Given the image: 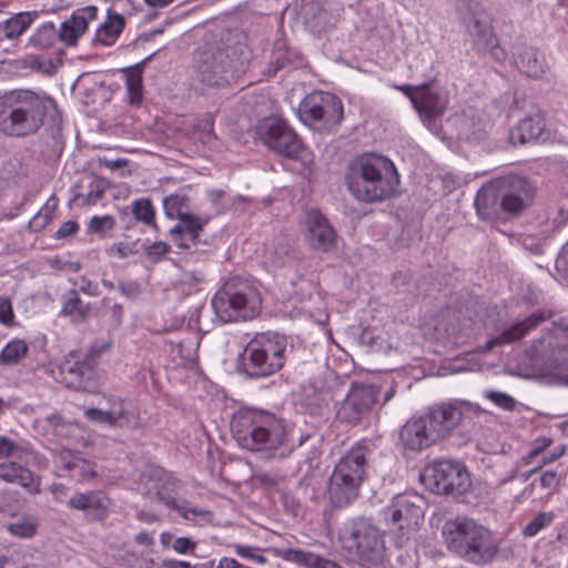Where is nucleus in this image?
I'll list each match as a JSON object with an SVG mask.
<instances>
[{
	"label": "nucleus",
	"instance_id": "1",
	"mask_svg": "<svg viewBox=\"0 0 568 568\" xmlns=\"http://www.w3.org/2000/svg\"><path fill=\"white\" fill-rule=\"evenodd\" d=\"M345 183L349 193L357 201L376 203L395 194L399 185V174L388 158L376 153H365L349 163Z\"/></svg>",
	"mask_w": 568,
	"mask_h": 568
},
{
	"label": "nucleus",
	"instance_id": "2",
	"mask_svg": "<svg viewBox=\"0 0 568 568\" xmlns=\"http://www.w3.org/2000/svg\"><path fill=\"white\" fill-rule=\"evenodd\" d=\"M241 33L227 32L220 41L205 43L196 54V71L207 87H223L244 72L251 51Z\"/></svg>",
	"mask_w": 568,
	"mask_h": 568
},
{
	"label": "nucleus",
	"instance_id": "3",
	"mask_svg": "<svg viewBox=\"0 0 568 568\" xmlns=\"http://www.w3.org/2000/svg\"><path fill=\"white\" fill-rule=\"evenodd\" d=\"M54 100L30 89H14L0 95V133L23 138L37 133Z\"/></svg>",
	"mask_w": 568,
	"mask_h": 568
},
{
	"label": "nucleus",
	"instance_id": "4",
	"mask_svg": "<svg viewBox=\"0 0 568 568\" xmlns=\"http://www.w3.org/2000/svg\"><path fill=\"white\" fill-rule=\"evenodd\" d=\"M187 264V260L183 258ZM180 291L194 296V304L187 322L180 323V332L185 331L187 337L180 341V371H185L184 381L190 386L204 381V373L199 365L197 349L202 339L200 327V313L204 306V300L197 295L199 284L203 275L199 270H187L186 265L180 264Z\"/></svg>",
	"mask_w": 568,
	"mask_h": 568
},
{
	"label": "nucleus",
	"instance_id": "5",
	"mask_svg": "<svg viewBox=\"0 0 568 568\" xmlns=\"http://www.w3.org/2000/svg\"><path fill=\"white\" fill-rule=\"evenodd\" d=\"M442 535L448 550L467 562L487 565L498 552L489 529L469 518L447 520Z\"/></svg>",
	"mask_w": 568,
	"mask_h": 568
},
{
	"label": "nucleus",
	"instance_id": "6",
	"mask_svg": "<svg viewBox=\"0 0 568 568\" xmlns=\"http://www.w3.org/2000/svg\"><path fill=\"white\" fill-rule=\"evenodd\" d=\"M285 336L277 333L255 335L242 354V372L250 378H264L280 372L288 355Z\"/></svg>",
	"mask_w": 568,
	"mask_h": 568
},
{
	"label": "nucleus",
	"instance_id": "7",
	"mask_svg": "<svg viewBox=\"0 0 568 568\" xmlns=\"http://www.w3.org/2000/svg\"><path fill=\"white\" fill-rule=\"evenodd\" d=\"M262 297L256 286L242 277L229 278L212 298V307L221 321L252 320L260 314Z\"/></svg>",
	"mask_w": 568,
	"mask_h": 568
},
{
	"label": "nucleus",
	"instance_id": "8",
	"mask_svg": "<svg viewBox=\"0 0 568 568\" xmlns=\"http://www.w3.org/2000/svg\"><path fill=\"white\" fill-rule=\"evenodd\" d=\"M369 449L364 445L352 447L335 465L329 477L328 495L336 507L354 501L364 481Z\"/></svg>",
	"mask_w": 568,
	"mask_h": 568
},
{
	"label": "nucleus",
	"instance_id": "9",
	"mask_svg": "<svg viewBox=\"0 0 568 568\" xmlns=\"http://www.w3.org/2000/svg\"><path fill=\"white\" fill-rule=\"evenodd\" d=\"M341 544L367 565L378 566L384 562L386 547L383 534L364 518L347 520L338 534Z\"/></svg>",
	"mask_w": 568,
	"mask_h": 568
},
{
	"label": "nucleus",
	"instance_id": "10",
	"mask_svg": "<svg viewBox=\"0 0 568 568\" xmlns=\"http://www.w3.org/2000/svg\"><path fill=\"white\" fill-rule=\"evenodd\" d=\"M420 480L433 493L460 496L470 487L467 468L459 462L437 459L426 465L420 473Z\"/></svg>",
	"mask_w": 568,
	"mask_h": 568
},
{
	"label": "nucleus",
	"instance_id": "11",
	"mask_svg": "<svg viewBox=\"0 0 568 568\" xmlns=\"http://www.w3.org/2000/svg\"><path fill=\"white\" fill-rule=\"evenodd\" d=\"M301 121L316 131H333L343 119L341 100L328 92L314 91L298 106Z\"/></svg>",
	"mask_w": 568,
	"mask_h": 568
},
{
	"label": "nucleus",
	"instance_id": "12",
	"mask_svg": "<svg viewBox=\"0 0 568 568\" xmlns=\"http://www.w3.org/2000/svg\"><path fill=\"white\" fill-rule=\"evenodd\" d=\"M423 498L416 494L397 495L385 511L397 546L402 547L424 519Z\"/></svg>",
	"mask_w": 568,
	"mask_h": 568
},
{
	"label": "nucleus",
	"instance_id": "13",
	"mask_svg": "<svg viewBox=\"0 0 568 568\" xmlns=\"http://www.w3.org/2000/svg\"><path fill=\"white\" fill-rule=\"evenodd\" d=\"M99 354L95 351L85 353L70 352L58 365L57 379L67 387L79 390H91L97 386V366Z\"/></svg>",
	"mask_w": 568,
	"mask_h": 568
},
{
	"label": "nucleus",
	"instance_id": "14",
	"mask_svg": "<svg viewBox=\"0 0 568 568\" xmlns=\"http://www.w3.org/2000/svg\"><path fill=\"white\" fill-rule=\"evenodd\" d=\"M500 210L509 216H518L530 207L536 195L532 183L520 175H510L499 179Z\"/></svg>",
	"mask_w": 568,
	"mask_h": 568
},
{
	"label": "nucleus",
	"instance_id": "15",
	"mask_svg": "<svg viewBox=\"0 0 568 568\" xmlns=\"http://www.w3.org/2000/svg\"><path fill=\"white\" fill-rule=\"evenodd\" d=\"M531 359H547L555 375L568 385V336L544 335L526 351Z\"/></svg>",
	"mask_w": 568,
	"mask_h": 568
},
{
	"label": "nucleus",
	"instance_id": "16",
	"mask_svg": "<svg viewBox=\"0 0 568 568\" xmlns=\"http://www.w3.org/2000/svg\"><path fill=\"white\" fill-rule=\"evenodd\" d=\"M258 133L268 149L285 158H296L302 149L298 135L280 119L263 120L258 125Z\"/></svg>",
	"mask_w": 568,
	"mask_h": 568
},
{
	"label": "nucleus",
	"instance_id": "17",
	"mask_svg": "<svg viewBox=\"0 0 568 568\" xmlns=\"http://www.w3.org/2000/svg\"><path fill=\"white\" fill-rule=\"evenodd\" d=\"M264 410L256 408H240L231 419V432L237 444L247 450H256L258 432Z\"/></svg>",
	"mask_w": 568,
	"mask_h": 568
},
{
	"label": "nucleus",
	"instance_id": "18",
	"mask_svg": "<svg viewBox=\"0 0 568 568\" xmlns=\"http://www.w3.org/2000/svg\"><path fill=\"white\" fill-rule=\"evenodd\" d=\"M420 417L437 443L456 428L462 419V410L458 404L440 403L430 406Z\"/></svg>",
	"mask_w": 568,
	"mask_h": 568
},
{
	"label": "nucleus",
	"instance_id": "19",
	"mask_svg": "<svg viewBox=\"0 0 568 568\" xmlns=\"http://www.w3.org/2000/svg\"><path fill=\"white\" fill-rule=\"evenodd\" d=\"M554 313L551 311L538 310L524 320L517 321L503 329L498 335L489 338L483 346V352H490L496 346L513 344L519 342L541 323L551 318Z\"/></svg>",
	"mask_w": 568,
	"mask_h": 568
},
{
	"label": "nucleus",
	"instance_id": "20",
	"mask_svg": "<svg viewBox=\"0 0 568 568\" xmlns=\"http://www.w3.org/2000/svg\"><path fill=\"white\" fill-rule=\"evenodd\" d=\"M141 489L146 495H154L169 509L176 508L175 480L161 467H150L141 476Z\"/></svg>",
	"mask_w": 568,
	"mask_h": 568
},
{
	"label": "nucleus",
	"instance_id": "21",
	"mask_svg": "<svg viewBox=\"0 0 568 568\" xmlns=\"http://www.w3.org/2000/svg\"><path fill=\"white\" fill-rule=\"evenodd\" d=\"M305 241L313 250L328 252L335 244L336 234L326 217L318 210L305 214Z\"/></svg>",
	"mask_w": 568,
	"mask_h": 568
},
{
	"label": "nucleus",
	"instance_id": "22",
	"mask_svg": "<svg viewBox=\"0 0 568 568\" xmlns=\"http://www.w3.org/2000/svg\"><path fill=\"white\" fill-rule=\"evenodd\" d=\"M415 110L418 112L423 123L430 128L435 120L442 118L449 103L448 94L440 90L430 88L428 83L422 84L419 98H416Z\"/></svg>",
	"mask_w": 568,
	"mask_h": 568
},
{
	"label": "nucleus",
	"instance_id": "23",
	"mask_svg": "<svg viewBox=\"0 0 568 568\" xmlns=\"http://www.w3.org/2000/svg\"><path fill=\"white\" fill-rule=\"evenodd\" d=\"M257 439L258 443L255 452L273 455L286 442L285 422L274 413L264 410Z\"/></svg>",
	"mask_w": 568,
	"mask_h": 568
},
{
	"label": "nucleus",
	"instance_id": "24",
	"mask_svg": "<svg viewBox=\"0 0 568 568\" xmlns=\"http://www.w3.org/2000/svg\"><path fill=\"white\" fill-rule=\"evenodd\" d=\"M98 18V7L79 8L58 29L59 40L67 47H74L87 32L89 23Z\"/></svg>",
	"mask_w": 568,
	"mask_h": 568
},
{
	"label": "nucleus",
	"instance_id": "25",
	"mask_svg": "<svg viewBox=\"0 0 568 568\" xmlns=\"http://www.w3.org/2000/svg\"><path fill=\"white\" fill-rule=\"evenodd\" d=\"M109 497L100 490L77 491L68 500V507L83 511L91 520H103L108 516Z\"/></svg>",
	"mask_w": 568,
	"mask_h": 568
},
{
	"label": "nucleus",
	"instance_id": "26",
	"mask_svg": "<svg viewBox=\"0 0 568 568\" xmlns=\"http://www.w3.org/2000/svg\"><path fill=\"white\" fill-rule=\"evenodd\" d=\"M399 438L403 445L414 452H419L436 444V440L428 432V428L419 416L418 418H410L402 427Z\"/></svg>",
	"mask_w": 568,
	"mask_h": 568
},
{
	"label": "nucleus",
	"instance_id": "27",
	"mask_svg": "<svg viewBox=\"0 0 568 568\" xmlns=\"http://www.w3.org/2000/svg\"><path fill=\"white\" fill-rule=\"evenodd\" d=\"M499 179L481 186L475 199V206L483 220H491L498 216L500 210Z\"/></svg>",
	"mask_w": 568,
	"mask_h": 568
},
{
	"label": "nucleus",
	"instance_id": "28",
	"mask_svg": "<svg viewBox=\"0 0 568 568\" xmlns=\"http://www.w3.org/2000/svg\"><path fill=\"white\" fill-rule=\"evenodd\" d=\"M302 392L304 403L312 408L313 414H317L323 408L328 407L336 397L332 385H326L317 379L305 383L302 386Z\"/></svg>",
	"mask_w": 568,
	"mask_h": 568
},
{
	"label": "nucleus",
	"instance_id": "29",
	"mask_svg": "<svg viewBox=\"0 0 568 568\" xmlns=\"http://www.w3.org/2000/svg\"><path fill=\"white\" fill-rule=\"evenodd\" d=\"M466 29L477 51L484 52L494 44V31L485 12H475L467 22Z\"/></svg>",
	"mask_w": 568,
	"mask_h": 568
},
{
	"label": "nucleus",
	"instance_id": "30",
	"mask_svg": "<svg viewBox=\"0 0 568 568\" xmlns=\"http://www.w3.org/2000/svg\"><path fill=\"white\" fill-rule=\"evenodd\" d=\"M124 27V17L112 9H108L106 17L97 28L92 42L103 47H111L116 42Z\"/></svg>",
	"mask_w": 568,
	"mask_h": 568
},
{
	"label": "nucleus",
	"instance_id": "31",
	"mask_svg": "<svg viewBox=\"0 0 568 568\" xmlns=\"http://www.w3.org/2000/svg\"><path fill=\"white\" fill-rule=\"evenodd\" d=\"M84 416L93 423L108 425L110 427L123 426L131 422V414L124 408V402L122 399L115 400L109 410L87 408Z\"/></svg>",
	"mask_w": 568,
	"mask_h": 568
},
{
	"label": "nucleus",
	"instance_id": "32",
	"mask_svg": "<svg viewBox=\"0 0 568 568\" xmlns=\"http://www.w3.org/2000/svg\"><path fill=\"white\" fill-rule=\"evenodd\" d=\"M210 220V215L180 212V248H189L190 243L196 244Z\"/></svg>",
	"mask_w": 568,
	"mask_h": 568
},
{
	"label": "nucleus",
	"instance_id": "33",
	"mask_svg": "<svg viewBox=\"0 0 568 568\" xmlns=\"http://www.w3.org/2000/svg\"><path fill=\"white\" fill-rule=\"evenodd\" d=\"M37 11H21L13 13L10 18L0 23V34L8 40H17L38 19Z\"/></svg>",
	"mask_w": 568,
	"mask_h": 568
},
{
	"label": "nucleus",
	"instance_id": "34",
	"mask_svg": "<svg viewBox=\"0 0 568 568\" xmlns=\"http://www.w3.org/2000/svg\"><path fill=\"white\" fill-rule=\"evenodd\" d=\"M0 480L18 484L34 493L39 491V485L36 484L33 474L14 462L0 463Z\"/></svg>",
	"mask_w": 568,
	"mask_h": 568
},
{
	"label": "nucleus",
	"instance_id": "35",
	"mask_svg": "<svg viewBox=\"0 0 568 568\" xmlns=\"http://www.w3.org/2000/svg\"><path fill=\"white\" fill-rule=\"evenodd\" d=\"M61 304L62 306L59 315L69 317L73 323L85 322L91 312L90 304L84 303L80 298L79 292L74 288L69 290L65 294H63Z\"/></svg>",
	"mask_w": 568,
	"mask_h": 568
},
{
	"label": "nucleus",
	"instance_id": "36",
	"mask_svg": "<svg viewBox=\"0 0 568 568\" xmlns=\"http://www.w3.org/2000/svg\"><path fill=\"white\" fill-rule=\"evenodd\" d=\"M142 72V64H135L123 70L125 78V101L133 106H140L143 101L144 90Z\"/></svg>",
	"mask_w": 568,
	"mask_h": 568
},
{
	"label": "nucleus",
	"instance_id": "37",
	"mask_svg": "<svg viewBox=\"0 0 568 568\" xmlns=\"http://www.w3.org/2000/svg\"><path fill=\"white\" fill-rule=\"evenodd\" d=\"M516 64L523 73L535 79L540 78L546 70L544 55L534 48H526L519 52Z\"/></svg>",
	"mask_w": 568,
	"mask_h": 568
},
{
	"label": "nucleus",
	"instance_id": "38",
	"mask_svg": "<svg viewBox=\"0 0 568 568\" xmlns=\"http://www.w3.org/2000/svg\"><path fill=\"white\" fill-rule=\"evenodd\" d=\"M544 124L539 119L525 118L510 132V141L514 144H525L539 138Z\"/></svg>",
	"mask_w": 568,
	"mask_h": 568
},
{
	"label": "nucleus",
	"instance_id": "39",
	"mask_svg": "<svg viewBox=\"0 0 568 568\" xmlns=\"http://www.w3.org/2000/svg\"><path fill=\"white\" fill-rule=\"evenodd\" d=\"M348 392L366 415L377 403L379 395V390L375 386L358 383H353Z\"/></svg>",
	"mask_w": 568,
	"mask_h": 568
},
{
	"label": "nucleus",
	"instance_id": "40",
	"mask_svg": "<svg viewBox=\"0 0 568 568\" xmlns=\"http://www.w3.org/2000/svg\"><path fill=\"white\" fill-rule=\"evenodd\" d=\"M274 552L278 558L285 561L294 562L306 568H317L322 558V556L314 552L294 548L274 549Z\"/></svg>",
	"mask_w": 568,
	"mask_h": 568
},
{
	"label": "nucleus",
	"instance_id": "41",
	"mask_svg": "<svg viewBox=\"0 0 568 568\" xmlns=\"http://www.w3.org/2000/svg\"><path fill=\"white\" fill-rule=\"evenodd\" d=\"M366 414L362 410L361 407L355 403L353 396L347 392L344 399L338 404L336 408L335 418L336 420L347 424L355 425L357 424Z\"/></svg>",
	"mask_w": 568,
	"mask_h": 568
},
{
	"label": "nucleus",
	"instance_id": "42",
	"mask_svg": "<svg viewBox=\"0 0 568 568\" xmlns=\"http://www.w3.org/2000/svg\"><path fill=\"white\" fill-rule=\"evenodd\" d=\"M57 40H59L58 29L52 22H45L29 38L28 44L34 49L45 50L53 48Z\"/></svg>",
	"mask_w": 568,
	"mask_h": 568
},
{
	"label": "nucleus",
	"instance_id": "43",
	"mask_svg": "<svg viewBox=\"0 0 568 568\" xmlns=\"http://www.w3.org/2000/svg\"><path fill=\"white\" fill-rule=\"evenodd\" d=\"M43 422L47 425V432H51L59 442L71 437L80 430L78 423L65 422L58 414L47 416Z\"/></svg>",
	"mask_w": 568,
	"mask_h": 568
},
{
	"label": "nucleus",
	"instance_id": "44",
	"mask_svg": "<svg viewBox=\"0 0 568 568\" xmlns=\"http://www.w3.org/2000/svg\"><path fill=\"white\" fill-rule=\"evenodd\" d=\"M305 24L314 33H321L329 27L328 13L316 4H306L303 8Z\"/></svg>",
	"mask_w": 568,
	"mask_h": 568
},
{
	"label": "nucleus",
	"instance_id": "45",
	"mask_svg": "<svg viewBox=\"0 0 568 568\" xmlns=\"http://www.w3.org/2000/svg\"><path fill=\"white\" fill-rule=\"evenodd\" d=\"M28 354V344L23 339H12L0 352V364L11 366L18 364Z\"/></svg>",
	"mask_w": 568,
	"mask_h": 568
},
{
	"label": "nucleus",
	"instance_id": "46",
	"mask_svg": "<svg viewBox=\"0 0 568 568\" xmlns=\"http://www.w3.org/2000/svg\"><path fill=\"white\" fill-rule=\"evenodd\" d=\"M229 548L232 549L236 556L252 564L263 566L268 561L264 556L265 550L261 547L234 542L229 545Z\"/></svg>",
	"mask_w": 568,
	"mask_h": 568
},
{
	"label": "nucleus",
	"instance_id": "47",
	"mask_svg": "<svg viewBox=\"0 0 568 568\" xmlns=\"http://www.w3.org/2000/svg\"><path fill=\"white\" fill-rule=\"evenodd\" d=\"M131 210L134 219L145 225L155 227V212L151 200L142 197L132 201Z\"/></svg>",
	"mask_w": 568,
	"mask_h": 568
},
{
	"label": "nucleus",
	"instance_id": "48",
	"mask_svg": "<svg viewBox=\"0 0 568 568\" xmlns=\"http://www.w3.org/2000/svg\"><path fill=\"white\" fill-rule=\"evenodd\" d=\"M180 516L200 526L210 524L213 518L210 510L193 506L189 503L180 504Z\"/></svg>",
	"mask_w": 568,
	"mask_h": 568
},
{
	"label": "nucleus",
	"instance_id": "49",
	"mask_svg": "<svg viewBox=\"0 0 568 568\" xmlns=\"http://www.w3.org/2000/svg\"><path fill=\"white\" fill-rule=\"evenodd\" d=\"M551 445L552 439L550 437L536 438L531 444L530 450L521 457L520 463L525 466L531 465L535 459L545 454Z\"/></svg>",
	"mask_w": 568,
	"mask_h": 568
},
{
	"label": "nucleus",
	"instance_id": "50",
	"mask_svg": "<svg viewBox=\"0 0 568 568\" xmlns=\"http://www.w3.org/2000/svg\"><path fill=\"white\" fill-rule=\"evenodd\" d=\"M58 207V199L51 196L48 199L40 212L32 219L31 225L34 227H43L51 222Z\"/></svg>",
	"mask_w": 568,
	"mask_h": 568
},
{
	"label": "nucleus",
	"instance_id": "51",
	"mask_svg": "<svg viewBox=\"0 0 568 568\" xmlns=\"http://www.w3.org/2000/svg\"><path fill=\"white\" fill-rule=\"evenodd\" d=\"M37 521L33 518H23L20 521L8 525V530L11 535L20 538H30L37 531Z\"/></svg>",
	"mask_w": 568,
	"mask_h": 568
},
{
	"label": "nucleus",
	"instance_id": "52",
	"mask_svg": "<svg viewBox=\"0 0 568 568\" xmlns=\"http://www.w3.org/2000/svg\"><path fill=\"white\" fill-rule=\"evenodd\" d=\"M554 518H555V516L551 511L538 514L524 528V531H523L524 536L525 537L536 536L541 529L548 527L552 523Z\"/></svg>",
	"mask_w": 568,
	"mask_h": 568
},
{
	"label": "nucleus",
	"instance_id": "53",
	"mask_svg": "<svg viewBox=\"0 0 568 568\" xmlns=\"http://www.w3.org/2000/svg\"><path fill=\"white\" fill-rule=\"evenodd\" d=\"M115 225V220L111 215L93 216L88 223V230L91 233L104 236Z\"/></svg>",
	"mask_w": 568,
	"mask_h": 568
},
{
	"label": "nucleus",
	"instance_id": "54",
	"mask_svg": "<svg viewBox=\"0 0 568 568\" xmlns=\"http://www.w3.org/2000/svg\"><path fill=\"white\" fill-rule=\"evenodd\" d=\"M539 483L541 489H544L548 496H551L558 491L561 476L556 470H545L540 475Z\"/></svg>",
	"mask_w": 568,
	"mask_h": 568
},
{
	"label": "nucleus",
	"instance_id": "55",
	"mask_svg": "<svg viewBox=\"0 0 568 568\" xmlns=\"http://www.w3.org/2000/svg\"><path fill=\"white\" fill-rule=\"evenodd\" d=\"M486 398H488L490 402H493L496 406L511 412L516 407V400L514 397L506 393L497 392V390H489L486 392Z\"/></svg>",
	"mask_w": 568,
	"mask_h": 568
},
{
	"label": "nucleus",
	"instance_id": "56",
	"mask_svg": "<svg viewBox=\"0 0 568 568\" xmlns=\"http://www.w3.org/2000/svg\"><path fill=\"white\" fill-rule=\"evenodd\" d=\"M22 65L37 72H48L51 65L50 60H45L40 55H28L23 59Z\"/></svg>",
	"mask_w": 568,
	"mask_h": 568
},
{
	"label": "nucleus",
	"instance_id": "57",
	"mask_svg": "<svg viewBox=\"0 0 568 568\" xmlns=\"http://www.w3.org/2000/svg\"><path fill=\"white\" fill-rule=\"evenodd\" d=\"M71 466L77 467V470L73 473L78 474L83 479L93 478L95 476L92 464L80 456L73 457V464H71Z\"/></svg>",
	"mask_w": 568,
	"mask_h": 568
},
{
	"label": "nucleus",
	"instance_id": "58",
	"mask_svg": "<svg viewBox=\"0 0 568 568\" xmlns=\"http://www.w3.org/2000/svg\"><path fill=\"white\" fill-rule=\"evenodd\" d=\"M144 252L151 261L156 262L169 252V245L165 242H154L145 246Z\"/></svg>",
	"mask_w": 568,
	"mask_h": 568
},
{
	"label": "nucleus",
	"instance_id": "59",
	"mask_svg": "<svg viewBox=\"0 0 568 568\" xmlns=\"http://www.w3.org/2000/svg\"><path fill=\"white\" fill-rule=\"evenodd\" d=\"M73 285H78L79 291L89 296H98L100 293L98 284L87 278L85 276H81L75 280Z\"/></svg>",
	"mask_w": 568,
	"mask_h": 568
},
{
	"label": "nucleus",
	"instance_id": "60",
	"mask_svg": "<svg viewBox=\"0 0 568 568\" xmlns=\"http://www.w3.org/2000/svg\"><path fill=\"white\" fill-rule=\"evenodd\" d=\"M14 315L12 305L9 300L0 297V323L3 325H11L13 322Z\"/></svg>",
	"mask_w": 568,
	"mask_h": 568
},
{
	"label": "nucleus",
	"instance_id": "61",
	"mask_svg": "<svg viewBox=\"0 0 568 568\" xmlns=\"http://www.w3.org/2000/svg\"><path fill=\"white\" fill-rule=\"evenodd\" d=\"M394 89L403 92L412 102L413 106L415 108L417 101L416 98H419L420 91H422V84L420 85H412V84H393Z\"/></svg>",
	"mask_w": 568,
	"mask_h": 568
},
{
	"label": "nucleus",
	"instance_id": "62",
	"mask_svg": "<svg viewBox=\"0 0 568 568\" xmlns=\"http://www.w3.org/2000/svg\"><path fill=\"white\" fill-rule=\"evenodd\" d=\"M103 196V190L99 187L91 189L87 194H81L77 199L82 205L90 206L94 205Z\"/></svg>",
	"mask_w": 568,
	"mask_h": 568
},
{
	"label": "nucleus",
	"instance_id": "63",
	"mask_svg": "<svg viewBox=\"0 0 568 568\" xmlns=\"http://www.w3.org/2000/svg\"><path fill=\"white\" fill-rule=\"evenodd\" d=\"M163 210L169 219L174 220L178 217V195L171 194L162 201Z\"/></svg>",
	"mask_w": 568,
	"mask_h": 568
},
{
	"label": "nucleus",
	"instance_id": "64",
	"mask_svg": "<svg viewBox=\"0 0 568 568\" xmlns=\"http://www.w3.org/2000/svg\"><path fill=\"white\" fill-rule=\"evenodd\" d=\"M19 447L4 436H0V458L14 456Z\"/></svg>",
	"mask_w": 568,
	"mask_h": 568
}]
</instances>
